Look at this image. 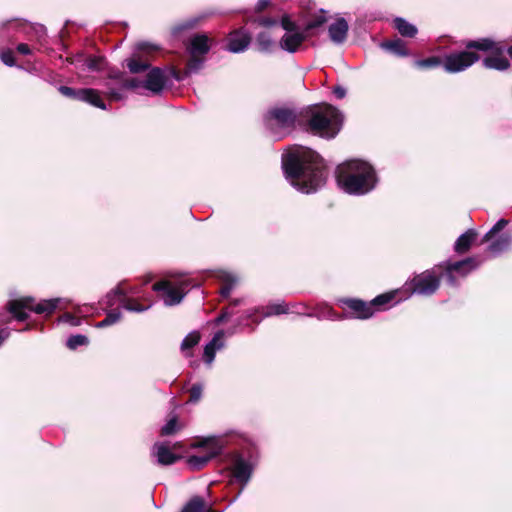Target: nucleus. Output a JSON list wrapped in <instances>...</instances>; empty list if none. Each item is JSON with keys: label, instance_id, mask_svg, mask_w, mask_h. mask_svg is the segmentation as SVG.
Masks as SVG:
<instances>
[{"label": "nucleus", "instance_id": "obj_40", "mask_svg": "<svg viewBox=\"0 0 512 512\" xmlns=\"http://www.w3.org/2000/svg\"><path fill=\"white\" fill-rule=\"evenodd\" d=\"M242 300L241 299H235L233 300L228 307L224 308L220 315L216 318V323L217 324H220L226 320H228L233 314H234V311H233V308L234 307H237L241 304Z\"/></svg>", "mask_w": 512, "mask_h": 512}, {"label": "nucleus", "instance_id": "obj_17", "mask_svg": "<svg viewBox=\"0 0 512 512\" xmlns=\"http://www.w3.org/2000/svg\"><path fill=\"white\" fill-rule=\"evenodd\" d=\"M166 84L164 71L158 67L150 69L146 79L143 81V87L154 94L162 92Z\"/></svg>", "mask_w": 512, "mask_h": 512}, {"label": "nucleus", "instance_id": "obj_56", "mask_svg": "<svg viewBox=\"0 0 512 512\" xmlns=\"http://www.w3.org/2000/svg\"><path fill=\"white\" fill-rule=\"evenodd\" d=\"M9 336L10 330L8 328H3L0 330V346Z\"/></svg>", "mask_w": 512, "mask_h": 512}, {"label": "nucleus", "instance_id": "obj_30", "mask_svg": "<svg viewBox=\"0 0 512 512\" xmlns=\"http://www.w3.org/2000/svg\"><path fill=\"white\" fill-rule=\"evenodd\" d=\"M381 48L400 57H406L409 55V51L406 48L405 42L399 38L386 41L381 43Z\"/></svg>", "mask_w": 512, "mask_h": 512}, {"label": "nucleus", "instance_id": "obj_29", "mask_svg": "<svg viewBox=\"0 0 512 512\" xmlns=\"http://www.w3.org/2000/svg\"><path fill=\"white\" fill-rule=\"evenodd\" d=\"M467 51L469 50H477V51H494L497 49V44L490 38H480L477 40H469L464 43Z\"/></svg>", "mask_w": 512, "mask_h": 512}, {"label": "nucleus", "instance_id": "obj_47", "mask_svg": "<svg viewBox=\"0 0 512 512\" xmlns=\"http://www.w3.org/2000/svg\"><path fill=\"white\" fill-rule=\"evenodd\" d=\"M202 391H203L202 384H199V383L193 384L189 390V394H190L189 402L190 403L198 402L202 397Z\"/></svg>", "mask_w": 512, "mask_h": 512}, {"label": "nucleus", "instance_id": "obj_5", "mask_svg": "<svg viewBox=\"0 0 512 512\" xmlns=\"http://www.w3.org/2000/svg\"><path fill=\"white\" fill-rule=\"evenodd\" d=\"M62 301V298H52L42 300L41 302L35 304V299L28 296L9 301L7 303V308L15 319L18 321H25L28 318L26 310L35 312L37 314L50 315L56 310L59 303Z\"/></svg>", "mask_w": 512, "mask_h": 512}, {"label": "nucleus", "instance_id": "obj_53", "mask_svg": "<svg viewBox=\"0 0 512 512\" xmlns=\"http://www.w3.org/2000/svg\"><path fill=\"white\" fill-rule=\"evenodd\" d=\"M333 94L338 99H343L346 96V89L342 86H335L333 88Z\"/></svg>", "mask_w": 512, "mask_h": 512}, {"label": "nucleus", "instance_id": "obj_39", "mask_svg": "<svg viewBox=\"0 0 512 512\" xmlns=\"http://www.w3.org/2000/svg\"><path fill=\"white\" fill-rule=\"evenodd\" d=\"M121 317H122V314L120 311L111 310L106 314V317L102 321H100L96 324V327L104 328V327L110 326V325L118 322L121 319Z\"/></svg>", "mask_w": 512, "mask_h": 512}, {"label": "nucleus", "instance_id": "obj_14", "mask_svg": "<svg viewBox=\"0 0 512 512\" xmlns=\"http://www.w3.org/2000/svg\"><path fill=\"white\" fill-rule=\"evenodd\" d=\"M338 303L343 307L350 310L349 313H344V319L357 318V319H368L373 316L375 309H372L370 302H365L356 298H342L338 300Z\"/></svg>", "mask_w": 512, "mask_h": 512}, {"label": "nucleus", "instance_id": "obj_28", "mask_svg": "<svg viewBox=\"0 0 512 512\" xmlns=\"http://www.w3.org/2000/svg\"><path fill=\"white\" fill-rule=\"evenodd\" d=\"M476 238L477 232L474 229H468L457 238L454 244V250L459 254L467 252L475 242Z\"/></svg>", "mask_w": 512, "mask_h": 512}, {"label": "nucleus", "instance_id": "obj_27", "mask_svg": "<svg viewBox=\"0 0 512 512\" xmlns=\"http://www.w3.org/2000/svg\"><path fill=\"white\" fill-rule=\"evenodd\" d=\"M128 293L135 294L137 292L135 289H132V288L127 291L122 287L121 284H119L117 287H115L114 289H112L110 292H108L106 294V296L101 301V304L106 307H112L117 302L122 304L123 297H125V295H127Z\"/></svg>", "mask_w": 512, "mask_h": 512}, {"label": "nucleus", "instance_id": "obj_1", "mask_svg": "<svg viewBox=\"0 0 512 512\" xmlns=\"http://www.w3.org/2000/svg\"><path fill=\"white\" fill-rule=\"evenodd\" d=\"M282 169L290 184L305 194L321 189L328 175L323 158L303 146L294 147L282 155Z\"/></svg>", "mask_w": 512, "mask_h": 512}, {"label": "nucleus", "instance_id": "obj_18", "mask_svg": "<svg viewBox=\"0 0 512 512\" xmlns=\"http://www.w3.org/2000/svg\"><path fill=\"white\" fill-rule=\"evenodd\" d=\"M307 38L308 34H306L304 29L302 31L288 32L282 36L279 45L283 50L295 53Z\"/></svg>", "mask_w": 512, "mask_h": 512}, {"label": "nucleus", "instance_id": "obj_48", "mask_svg": "<svg viewBox=\"0 0 512 512\" xmlns=\"http://www.w3.org/2000/svg\"><path fill=\"white\" fill-rule=\"evenodd\" d=\"M280 24L286 33L299 30L297 24L286 14L282 16Z\"/></svg>", "mask_w": 512, "mask_h": 512}, {"label": "nucleus", "instance_id": "obj_26", "mask_svg": "<svg viewBox=\"0 0 512 512\" xmlns=\"http://www.w3.org/2000/svg\"><path fill=\"white\" fill-rule=\"evenodd\" d=\"M250 41L251 38L249 34L243 31L231 33L229 37L228 50L232 53L244 52L248 48Z\"/></svg>", "mask_w": 512, "mask_h": 512}, {"label": "nucleus", "instance_id": "obj_31", "mask_svg": "<svg viewBox=\"0 0 512 512\" xmlns=\"http://www.w3.org/2000/svg\"><path fill=\"white\" fill-rule=\"evenodd\" d=\"M483 66L487 69L505 71L509 68V60L501 55L488 56L483 59Z\"/></svg>", "mask_w": 512, "mask_h": 512}, {"label": "nucleus", "instance_id": "obj_7", "mask_svg": "<svg viewBox=\"0 0 512 512\" xmlns=\"http://www.w3.org/2000/svg\"><path fill=\"white\" fill-rule=\"evenodd\" d=\"M507 225L508 221L506 219H499L481 240V244L489 242L487 251L493 257L506 252L512 245V234L502 233L498 235Z\"/></svg>", "mask_w": 512, "mask_h": 512}, {"label": "nucleus", "instance_id": "obj_34", "mask_svg": "<svg viewBox=\"0 0 512 512\" xmlns=\"http://www.w3.org/2000/svg\"><path fill=\"white\" fill-rule=\"evenodd\" d=\"M221 283L220 295L222 298H227L234 289L237 278L232 274L224 273L221 277Z\"/></svg>", "mask_w": 512, "mask_h": 512}, {"label": "nucleus", "instance_id": "obj_19", "mask_svg": "<svg viewBox=\"0 0 512 512\" xmlns=\"http://www.w3.org/2000/svg\"><path fill=\"white\" fill-rule=\"evenodd\" d=\"M204 62V56L190 55V59L187 62L186 68L182 71L173 69L171 71V75L175 80L183 81L189 75L199 72L203 68Z\"/></svg>", "mask_w": 512, "mask_h": 512}, {"label": "nucleus", "instance_id": "obj_46", "mask_svg": "<svg viewBox=\"0 0 512 512\" xmlns=\"http://www.w3.org/2000/svg\"><path fill=\"white\" fill-rule=\"evenodd\" d=\"M123 86H124V92L126 90H134L140 87H143V81L137 79V78H126L123 74Z\"/></svg>", "mask_w": 512, "mask_h": 512}, {"label": "nucleus", "instance_id": "obj_36", "mask_svg": "<svg viewBox=\"0 0 512 512\" xmlns=\"http://www.w3.org/2000/svg\"><path fill=\"white\" fill-rule=\"evenodd\" d=\"M256 44L261 52H269L272 48L273 41L268 32H260L256 37Z\"/></svg>", "mask_w": 512, "mask_h": 512}, {"label": "nucleus", "instance_id": "obj_38", "mask_svg": "<svg viewBox=\"0 0 512 512\" xmlns=\"http://www.w3.org/2000/svg\"><path fill=\"white\" fill-rule=\"evenodd\" d=\"M289 312H290V310L285 303H273L266 307L264 317L287 314Z\"/></svg>", "mask_w": 512, "mask_h": 512}, {"label": "nucleus", "instance_id": "obj_15", "mask_svg": "<svg viewBox=\"0 0 512 512\" xmlns=\"http://www.w3.org/2000/svg\"><path fill=\"white\" fill-rule=\"evenodd\" d=\"M122 78L123 72L112 70L103 84L106 88V94L113 101H121L125 98Z\"/></svg>", "mask_w": 512, "mask_h": 512}, {"label": "nucleus", "instance_id": "obj_60", "mask_svg": "<svg viewBox=\"0 0 512 512\" xmlns=\"http://www.w3.org/2000/svg\"><path fill=\"white\" fill-rule=\"evenodd\" d=\"M228 333H229V335H233L234 331H233V330H231V331H229Z\"/></svg>", "mask_w": 512, "mask_h": 512}, {"label": "nucleus", "instance_id": "obj_35", "mask_svg": "<svg viewBox=\"0 0 512 512\" xmlns=\"http://www.w3.org/2000/svg\"><path fill=\"white\" fill-rule=\"evenodd\" d=\"M121 305L125 310L130 311V312H137V313L147 311L151 307V304L146 305V306L141 305V304L137 303L134 299L128 298L127 295H125V297H123Z\"/></svg>", "mask_w": 512, "mask_h": 512}, {"label": "nucleus", "instance_id": "obj_37", "mask_svg": "<svg viewBox=\"0 0 512 512\" xmlns=\"http://www.w3.org/2000/svg\"><path fill=\"white\" fill-rule=\"evenodd\" d=\"M201 19L202 16L191 17L187 20L178 23L172 28V34L177 35L182 31L194 28Z\"/></svg>", "mask_w": 512, "mask_h": 512}, {"label": "nucleus", "instance_id": "obj_59", "mask_svg": "<svg viewBox=\"0 0 512 512\" xmlns=\"http://www.w3.org/2000/svg\"><path fill=\"white\" fill-rule=\"evenodd\" d=\"M76 312L77 313H82V310H81V308L79 306L77 307Z\"/></svg>", "mask_w": 512, "mask_h": 512}, {"label": "nucleus", "instance_id": "obj_23", "mask_svg": "<svg viewBox=\"0 0 512 512\" xmlns=\"http://www.w3.org/2000/svg\"><path fill=\"white\" fill-rule=\"evenodd\" d=\"M224 335L223 330L217 331L211 341L205 345L203 359L206 364L210 365L214 361L216 351L224 347Z\"/></svg>", "mask_w": 512, "mask_h": 512}, {"label": "nucleus", "instance_id": "obj_11", "mask_svg": "<svg viewBox=\"0 0 512 512\" xmlns=\"http://www.w3.org/2000/svg\"><path fill=\"white\" fill-rule=\"evenodd\" d=\"M58 91L65 97L89 103L99 109L106 110L107 106L101 99L97 90L92 88L74 89L68 86H59Z\"/></svg>", "mask_w": 512, "mask_h": 512}, {"label": "nucleus", "instance_id": "obj_12", "mask_svg": "<svg viewBox=\"0 0 512 512\" xmlns=\"http://www.w3.org/2000/svg\"><path fill=\"white\" fill-rule=\"evenodd\" d=\"M479 60V56L473 51H461L451 53L444 58V69L449 73H458L466 70Z\"/></svg>", "mask_w": 512, "mask_h": 512}, {"label": "nucleus", "instance_id": "obj_2", "mask_svg": "<svg viewBox=\"0 0 512 512\" xmlns=\"http://www.w3.org/2000/svg\"><path fill=\"white\" fill-rule=\"evenodd\" d=\"M337 183L347 194L354 196L366 195L378 184L375 168L361 159L348 160L337 169Z\"/></svg>", "mask_w": 512, "mask_h": 512}, {"label": "nucleus", "instance_id": "obj_54", "mask_svg": "<svg viewBox=\"0 0 512 512\" xmlns=\"http://www.w3.org/2000/svg\"><path fill=\"white\" fill-rule=\"evenodd\" d=\"M16 50H17V52H19L20 54H23V55H30L31 54L30 47L27 44H25V43L18 44L17 47H16Z\"/></svg>", "mask_w": 512, "mask_h": 512}, {"label": "nucleus", "instance_id": "obj_6", "mask_svg": "<svg viewBox=\"0 0 512 512\" xmlns=\"http://www.w3.org/2000/svg\"><path fill=\"white\" fill-rule=\"evenodd\" d=\"M441 267L437 266L414 275L413 278L406 281L403 287L404 291L408 293V296L412 294L421 296L433 295L440 286L441 274L437 270Z\"/></svg>", "mask_w": 512, "mask_h": 512}, {"label": "nucleus", "instance_id": "obj_25", "mask_svg": "<svg viewBox=\"0 0 512 512\" xmlns=\"http://www.w3.org/2000/svg\"><path fill=\"white\" fill-rule=\"evenodd\" d=\"M297 308V313L301 315H306L308 317H317L318 319H327L331 321H340L344 319L343 314H338L333 308L330 306H325L320 308L317 314L306 313V306L304 304L295 305Z\"/></svg>", "mask_w": 512, "mask_h": 512}, {"label": "nucleus", "instance_id": "obj_10", "mask_svg": "<svg viewBox=\"0 0 512 512\" xmlns=\"http://www.w3.org/2000/svg\"><path fill=\"white\" fill-rule=\"evenodd\" d=\"M190 286H195V284L185 278L178 281L175 287L169 281L157 282L153 285V290L162 294L165 305L173 306L182 301Z\"/></svg>", "mask_w": 512, "mask_h": 512}, {"label": "nucleus", "instance_id": "obj_41", "mask_svg": "<svg viewBox=\"0 0 512 512\" xmlns=\"http://www.w3.org/2000/svg\"><path fill=\"white\" fill-rule=\"evenodd\" d=\"M89 339L85 335H72L67 339L66 345L69 349L75 350L79 346L88 345Z\"/></svg>", "mask_w": 512, "mask_h": 512}, {"label": "nucleus", "instance_id": "obj_45", "mask_svg": "<svg viewBox=\"0 0 512 512\" xmlns=\"http://www.w3.org/2000/svg\"><path fill=\"white\" fill-rule=\"evenodd\" d=\"M177 430V418L174 416L161 428V434L163 436H169L176 433Z\"/></svg>", "mask_w": 512, "mask_h": 512}, {"label": "nucleus", "instance_id": "obj_55", "mask_svg": "<svg viewBox=\"0 0 512 512\" xmlns=\"http://www.w3.org/2000/svg\"><path fill=\"white\" fill-rule=\"evenodd\" d=\"M270 3V0H258L256 4V11H263Z\"/></svg>", "mask_w": 512, "mask_h": 512}, {"label": "nucleus", "instance_id": "obj_51", "mask_svg": "<svg viewBox=\"0 0 512 512\" xmlns=\"http://www.w3.org/2000/svg\"><path fill=\"white\" fill-rule=\"evenodd\" d=\"M256 21L258 25L263 27H272L278 24V20L271 17H259Z\"/></svg>", "mask_w": 512, "mask_h": 512}, {"label": "nucleus", "instance_id": "obj_43", "mask_svg": "<svg viewBox=\"0 0 512 512\" xmlns=\"http://www.w3.org/2000/svg\"><path fill=\"white\" fill-rule=\"evenodd\" d=\"M200 341V334L198 332L189 333L181 343V350L184 352L193 348Z\"/></svg>", "mask_w": 512, "mask_h": 512}, {"label": "nucleus", "instance_id": "obj_13", "mask_svg": "<svg viewBox=\"0 0 512 512\" xmlns=\"http://www.w3.org/2000/svg\"><path fill=\"white\" fill-rule=\"evenodd\" d=\"M478 266L479 263L476 262L474 257H468L454 263H446L445 272L442 275L446 278L449 285L456 287L459 284L456 274L460 277H465Z\"/></svg>", "mask_w": 512, "mask_h": 512}, {"label": "nucleus", "instance_id": "obj_20", "mask_svg": "<svg viewBox=\"0 0 512 512\" xmlns=\"http://www.w3.org/2000/svg\"><path fill=\"white\" fill-rule=\"evenodd\" d=\"M349 25L348 22L343 18H337L333 23H331L328 27V35L330 40L336 44H343L348 35Z\"/></svg>", "mask_w": 512, "mask_h": 512}, {"label": "nucleus", "instance_id": "obj_9", "mask_svg": "<svg viewBox=\"0 0 512 512\" xmlns=\"http://www.w3.org/2000/svg\"><path fill=\"white\" fill-rule=\"evenodd\" d=\"M198 446L204 448L205 451L188 458V465L193 470L202 469L210 460L220 455L225 447V442L221 437L212 436L203 439Z\"/></svg>", "mask_w": 512, "mask_h": 512}, {"label": "nucleus", "instance_id": "obj_52", "mask_svg": "<svg viewBox=\"0 0 512 512\" xmlns=\"http://www.w3.org/2000/svg\"><path fill=\"white\" fill-rule=\"evenodd\" d=\"M34 31L37 34L38 42L43 45L46 38V28L43 25H37L33 27Z\"/></svg>", "mask_w": 512, "mask_h": 512}, {"label": "nucleus", "instance_id": "obj_24", "mask_svg": "<svg viewBox=\"0 0 512 512\" xmlns=\"http://www.w3.org/2000/svg\"><path fill=\"white\" fill-rule=\"evenodd\" d=\"M152 455L156 457L157 463L160 465H171L178 460V456L165 443L160 442L153 445Z\"/></svg>", "mask_w": 512, "mask_h": 512}, {"label": "nucleus", "instance_id": "obj_16", "mask_svg": "<svg viewBox=\"0 0 512 512\" xmlns=\"http://www.w3.org/2000/svg\"><path fill=\"white\" fill-rule=\"evenodd\" d=\"M253 472V466L242 455L235 454L233 458V475L242 484V488L249 482Z\"/></svg>", "mask_w": 512, "mask_h": 512}, {"label": "nucleus", "instance_id": "obj_32", "mask_svg": "<svg viewBox=\"0 0 512 512\" xmlns=\"http://www.w3.org/2000/svg\"><path fill=\"white\" fill-rule=\"evenodd\" d=\"M394 27L403 37L412 38L417 34L418 31L415 25L409 23L408 21L401 17H397L394 19Z\"/></svg>", "mask_w": 512, "mask_h": 512}, {"label": "nucleus", "instance_id": "obj_3", "mask_svg": "<svg viewBox=\"0 0 512 512\" xmlns=\"http://www.w3.org/2000/svg\"><path fill=\"white\" fill-rule=\"evenodd\" d=\"M342 113L332 105L315 107L310 110L307 131L325 139H333L342 126Z\"/></svg>", "mask_w": 512, "mask_h": 512}, {"label": "nucleus", "instance_id": "obj_21", "mask_svg": "<svg viewBox=\"0 0 512 512\" xmlns=\"http://www.w3.org/2000/svg\"><path fill=\"white\" fill-rule=\"evenodd\" d=\"M71 63L80 71L98 72L104 68L105 59L103 57L79 55Z\"/></svg>", "mask_w": 512, "mask_h": 512}, {"label": "nucleus", "instance_id": "obj_42", "mask_svg": "<svg viewBox=\"0 0 512 512\" xmlns=\"http://www.w3.org/2000/svg\"><path fill=\"white\" fill-rule=\"evenodd\" d=\"M442 64V60L438 56H432L426 59L417 60L415 65L419 68L430 69L439 67Z\"/></svg>", "mask_w": 512, "mask_h": 512}, {"label": "nucleus", "instance_id": "obj_22", "mask_svg": "<svg viewBox=\"0 0 512 512\" xmlns=\"http://www.w3.org/2000/svg\"><path fill=\"white\" fill-rule=\"evenodd\" d=\"M209 41V37L206 34L193 35L187 45L189 54L205 56L210 51Z\"/></svg>", "mask_w": 512, "mask_h": 512}, {"label": "nucleus", "instance_id": "obj_8", "mask_svg": "<svg viewBox=\"0 0 512 512\" xmlns=\"http://www.w3.org/2000/svg\"><path fill=\"white\" fill-rule=\"evenodd\" d=\"M159 50V47L150 42H138L135 44L132 54L124 63L132 74L142 73L150 69V57Z\"/></svg>", "mask_w": 512, "mask_h": 512}, {"label": "nucleus", "instance_id": "obj_49", "mask_svg": "<svg viewBox=\"0 0 512 512\" xmlns=\"http://www.w3.org/2000/svg\"><path fill=\"white\" fill-rule=\"evenodd\" d=\"M59 322L67 323L70 326H79L82 323V319L79 317L74 316L71 313H64L59 317Z\"/></svg>", "mask_w": 512, "mask_h": 512}, {"label": "nucleus", "instance_id": "obj_33", "mask_svg": "<svg viewBox=\"0 0 512 512\" xmlns=\"http://www.w3.org/2000/svg\"><path fill=\"white\" fill-rule=\"evenodd\" d=\"M327 21L325 13L323 10L320 13L313 15L305 24L304 31L308 34V37L313 35V31L317 28L323 26Z\"/></svg>", "mask_w": 512, "mask_h": 512}, {"label": "nucleus", "instance_id": "obj_58", "mask_svg": "<svg viewBox=\"0 0 512 512\" xmlns=\"http://www.w3.org/2000/svg\"><path fill=\"white\" fill-rule=\"evenodd\" d=\"M508 53H509L510 57L512 58V46L508 49Z\"/></svg>", "mask_w": 512, "mask_h": 512}, {"label": "nucleus", "instance_id": "obj_4", "mask_svg": "<svg viewBox=\"0 0 512 512\" xmlns=\"http://www.w3.org/2000/svg\"><path fill=\"white\" fill-rule=\"evenodd\" d=\"M299 117L298 110L286 104L269 107L263 114L265 129L274 137L281 139L294 130Z\"/></svg>", "mask_w": 512, "mask_h": 512}, {"label": "nucleus", "instance_id": "obj_50", "mask_svg": "<svg viewBox=\"0 0 512 512\" xmlns=\"http://www.w3.org/2000/svg\"><path fill=\"white\" fill-rule=\"evenodd\" d=\"M1 57V60L2 62L9 66V67H12L15 65V60H14V56H13V53L11 51H3L0 55Z\"/></svg>", "mask_w": 512, "mask_h": 512}, {"label": "nucleus", "instance_id": "obj_44", "mask_svg": "<svg viewBox=\"0 0 512 512\" xmlns=\"http://www.w3.org/2000/svg\"><path fill=\"white\" fill-rule=\"evenodd\" d=\"M395 297V292L392 293H385L378 295L375 297L372 301H370V304L372 305V309H375V307H381L389 302H391Z\"/></svg>", "mask_w": 512, "mask_h": 512}, {"label": "nucleus", "instance_id": "obj_57", "mask_svg": "<svg viewBox=\"0 0 512 512\" xmlns=\"http://www.w3.org/2000/svg\"><path fill=\"white\" fill-rule=\"evenodd\" d=\"M253 315H254V311H252V310H248L245 312L246 319H251L253 317Z\"/></svg>", "mask_w": 512, "mask_h": 512}]
</instances>
